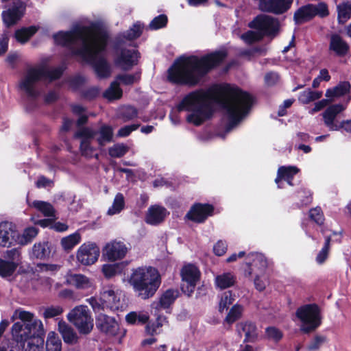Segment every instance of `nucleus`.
Wrapping results in <instances>:
<instances>
[{
    "label": "nucleus",
    "mask_w": 351,
    "mask_h": 351,
    "mask_svg": "<svg viewBox=\"0 0 351 351\" xmlns=\"http://www.w3.org/2000/svg\"><path fill=\"white\" fill-rule=\"evenodd\" d=\"M213 102L220 104L225 110L229 119L226 132H229L247 114L252 104V97L235 86L225 84L215 90H199L189 93L178 104V110L190 112L186 121L199 125L212 116Z\"/></svg>",
    "instance_id": "obj_1"
},
{
    "label": "nucleus",
    "mask_w": 351,
    "mask_h": 351,
    "mask_svg": "<svg viewBox=\"0 0 351 351\" xmlns=\"http://www.w3.org/2000/svg\"><path fill=\"white\" fill-rule=\"evenodd\" d=\"M55 42L69 47L72 53L93 65L99 78H107L111 74L110 64L104 57L108 36L105 32L93 26L77 25L69 32L54 34Z\"/></svg>",
    "instance_id": "obj_2"
},
{
    "label": "nucleus",
    "mask_w": 351,
    "mask_h": 351,
    "mask_svg": "<svg viewBox=\"0 0 351 351\" xmlns=\"http://www.w3.org/2000/svg\"><path fill=\"white\" fill-rule=\"evenodd\" d=\"M226 56V53L221 51L201 58L195 56L181 57L169 69L168 79L175 84L194 86Z\"/></svg>",
    "instance_id": "obj_3"
},
{
    "label": "nucleus",
    "mask_w": 351,
    "mask_h": 351,
    "mask_svg": "<svg viewBox=\"0 0 351 351\" xmlns=\"http://www.w3.org/2000/svg\"><path fill=\"white\" fill-rule=\"evenodd\" d=\"M64 71L63 66L48 68L45 66H32L26 69L19 81L18 87L27 98L34 100L42 93L41 82H51L60 77Z\"/></svg>",
    "instance_id": "obj_4"
},
{
    "label": "nucleus",
    "mask_w": 351,
    "mask_h": 351,
    "mask_svg": "<svg viewBox=\"0 0 351 351\" xmlns=\"http://www.w3.org/2000/svg\"><path fill=\"white\" fill-rule=\"evenodd\" d=\"M128 282L138 297L143 300L152 297L160 285V275L152 267L132 269Z\"/></svg>",
    "instance_id": "obj_5"
},
{
    "label": "nucleus",
    "mask_w": 351,
    "mask_h": 351,
    "mask_svg": "<svg viewBox=\"0 0 351 351\" xmlns=\"http://www.w3.org/2000/svg\"><path fill=\"white\" fill-rule=\"evenodd\" d=\"M75 137L80 139L82 154L90 157L93 152L92 141L95 139L100 147L104 146L112 141L113 129L108 125H103L97 130L90 128H80L75 132Z\"/></svg>",
    "instance_id": "obj_6"
},
{
    "label": "nucleus",
    "mask_w": 351,
    "mask_h": 351,
    "mask_svg": "<svg viewBox=\"0 0 351 351\" xmlns=\"http://www.w3.org/2000/svg\"><path fill=\"white\" fill-rule=\"evenodd\" d=\"M249 27L257 31H247L243 34L241 38L247 44H252L262 39L265 34L271 35L278 29V21L268 15L261 14L257 16L249 23Z\"/></svg>",
    "instance_id": "obj_7"
},
{
    "label": "nucleus",
    "mask_w": 351,
    "mask_h": 351,
    "mask_svg": "<svg viewBox=\"0 0 351 351\" xmlns=\"http://www.w3.org/2000/svg\"><path fill=\"white\" fill-rule=\"evenodd\" d=\"M43 330V323L39 319H34L33 323L19 322L12 328V336L21 348H24L26 343L27 346H30L33 343L32 339L38 336Z\"/></svg>",
    "instance_id": "obj_8"
},
{
    "label": "nucleus",
    "mask_w": 351,
    "mask_h": 351,
    "mask_svg": "<svg viewBox=\"0 0 351 351\" xmlns=\"http://www.w3.org/2000/svg\"><path fill=\"white\" fill-rule=\"evenodd\" d=\"M295 316L301 322L300 330L304 333L314 331L322 323L320 309L315 304L301 306L296 310Z\"/></svg>",
    "instance_id": "obj_9"
},
{
    "label": "nucleus",
    "mask_w": 351,
    "mask_h": 351,
    "mask_svg": "<svg viewBox=\"0 0 351 351\" xmlns=\"http://www.w3.org/2000/svg\"><path fill=\"white\" fill-rule=\"evenodd\" d=\"M66 317L80 334H89L93 328V318L89 308L86 305L76 306L71 310Z\"/></svg>",
    "instance_id": "obj_10"
},
{
    "label": "nucleus",
    "mask_w": 351,
    "mask_h": 351,
    "mask_svg": "<svg viewBox=\"0 0 351 351\" xmlns=\"http://www.w3.org/2000/svg\"><path fill=\"white\" fill-rule=\"evenodd\" d=\"M328 14V6L324 3L308 4L302 6L295 12L293 19L296 24H302L310 21L315 16L323 18Z\"/></svg>",
    "instance_id": "obj_11"
},
{
    "label": "nucleus",
    "mask_w": 351,
    "mask_h": 351,
    "mask_svg": "<svg viewBox=\"0 0 351 351\" xmlns=\"http://www.w3.org/2000/svg\"><path fill=\"white\" fill-rule=\"evenodd\" d=\"M180 275L182 281V291L191 296L200 280L201 272L195 265L187 264L182 268Z\"/></svg>",
    "instance_id": "obj_12"
},
{
    "label": "nucleus",
    "mask_w": 351,
    "mask_h": 351,
    "mask_svg": "<svg viewBox=\"0 0 351 351\" xmlns=\"http://www.w3.org/2000/svg\"><path fill=\"white\" fill-rule=\"evenodd\" d=\"M141 77L140 72L134 74H120L116 77V81L111 83L110 87L104 93V97L109 100L118 99L122 96V90L119 87V81L124 85H131L138 82Z\"/></svg>",
    "instance_id": "obj_13"
},
{
    "label": "nucleus",
    "mask_w": 351,
    "mask_h": 351,
    "mask_svg": "<svg viewBox=\"0 0 351 351\" xmlns=\"http://www.w3.org/2000/svg\"><path fill=\"white\" fill-rule=\"evenodd\" d=\"M5 259L0 258V276L4 278L12 276L21 263V252L16 248L7 250Z\"/></svg>",
    "instance_id": "obj_14"
},
{
    "label": "nucleus",
    "mask_w": 351,
    "mask_h": 351,
    "mask_svg": "<svg viewBox=\"0 0 351 351\" xmlns=\"http://www.w3.org/2000/svg\"><path fill=\"white\" fill-rule=\"evenodd\" d=\"M130 250L129 245L120 240H112L107 243L104 247V256L110 261L124 258Z\"/></svg>",
    "instance_id": "obj_15"
},
{
    "label": "nucleus",
    "mask_w": 351,
    "mask_h": 351,
    "mask_svg": "<svg viewBox=\"0 0 351 351\" xmlns=\"http://www.w3.org/2000/svg\"><path fill=\"white\" fill-rule=\"evenodd\" d=\"M100 254L99 247L94 243H85L77 250V259L78 262L84 265L95 263Z\"/></svg>",
    "instance_id": "obj_16"
},
{
    "label": "nucleus",
    "mask_w": 351,
    "mask_h": 351,
    "mask_svg": "<svg viewBox=\"0 0 351 351\" xmlns=\"http://www.w3.org/2000/svg\"><path fill=\"white\" fill-rule=\"evenodd\" d=\"M138 58V51L123 49L117 53L114 59V64L121 69L128 71L137 64Z\"/></svg>",
    "instance_id": "obj_17"
},
{
    "label": "nucleus",
    "mask_w": 351,
    "mask_h": 351,
    "mask_svg": "<svg viewBox=\"0 0 351 351\" xmlns=\"http://www.w3.org/2000/svg\"><path fill=\"white\" fill-rule=\"evenodd\" d=\"M346 106L341 104H334L328 106L323 112L322 117L325 125L330 131L339 130V124L335 121L337 116L343 111Z\"/></svg>",
    "instance_id": "obj_18"
},
{
    "label": "nucleus",
    "mask_w": 351,
    "mask_h": 351,
    "mask_svg": "<svg viewBox=\"0 0 351 351\" xmlns=\"http://www.w3.org/2000/svg\"><path fill=\"white\" fill-rule=\"evenodd\" d=\"M25 10V5L21 1L13 3L12 7L2 13L3 21L6 26L9 27L15 24L23 15Z\"/></svg>",
    "instance_id": "obj_19"
},
{
    "label": "nucleus",
    "mask_w": 351,
    "mask_h": 351,
    "mask_svg": "<svg viewBox=\"0 0 351 351\" xmlns=\"http://www.w3.org/2000/svg\"><path fill=\"white\" fill-rule=\"evenodd\" d=\"M18 231L9 222L0 223V245L10 247L17 244Z\"/></svg>",
    "instance_id": "obj_20"
},
{
    "label": "nucleus",
    "mask_w": 351,
    "mask_h": 351,
    "mask_svg": "<svg viewBox=\"0 0 351 351\" xmlns=\"http://www.w3.org/2000/svg\"><path fill=\"white\" fill-rule=\"evenodd\" d=\"M213 206L210 204H196L191 207L186 214V217L193 221L202 223L208 216L213 214Z\"/></svg>",
    "instance_id": "obj_21"
},
{
    "label": "nucleus",
    "mask_w": 351,
    "mask_h": 351,
    "mask_svg": "<svg viewBox=\"0 0 351 351\" xmlns=\"http://www.w3.org/2000/svg\"><path fill=\"white\" fill-rule=\"evenodd\" d=\"M293 3V0H267L261 4V10L263 12L280 14L287 12Z\"/></svg>",
    "instance_id": "obj_22"
},
{
    "label": "nucleus",
    "mask_w": 351,
    "mask_h": 351,
    "mask_svg": "<svg viewBox=\"0 0 351 351\" xmlns=\"http://www.w3.org/2000/svg\"><path fill=\"white\" fill-rule=\"evenodd\" d=\"M179 292L176 289L167 290L159 298L158 300L152 302L151 306L152 309L155 310V314L157 312L168 308L178 297Z\"/></svg>",
    "instance_id": "obj_23"
},
{
    "label": "nucleus",
    "mask_w": 351,
    "mask_h": 351,
    "mask_svg": "<svg viewBox=\"0 0 351 351\" xmlns=\"http://www.w3.org/2000/svg\"><path fill=\"white\" fill-rule=\"evenodd\" d=\"M169 214L167 209L160 205L151 206L146 213L145 222L156 226L162 223Z\"/></svg>",
    "instance_id": "obj_24"
},
{
    "label": "nucleus",
    "mask_w": 351,
    "mask_h": 351,
    "mask_svg": "<svg viewBox=\"0 0 351 351\" xmlns=\"http://www.w3.org/2000/svg\"><path fill=\"white\" fill-rule=\"evenodd\" d=\"M100 301H103V304L106 308L111 310H117L120 307V299L115 291L110 287L105 288L101 292Z\"/></svg>",
    "instance_id": "obj_25"
},
{
    "label": "nucleus",
    "mask_w": 351,
    "mask_h": 351,
    "mask_svg": "<svg viewBox=\"0 0 351 351\" xmlns=\"http://www.w3.org/2000/svg\"><path fill=\"white\" fill-rule=\"evenodd\" d=\"M96 324L101 331L110 334H114L118 327V324L113 317L104 313L98 314Z\"/></svg>",
    "instance_id": "obj_26"
},
{
    "label": "nucleus",
    "mask_w": 351,
    "mask_h": 351,
    "mask_svg": "<svg viewBox=\"0 0 351 351\" xmlns=\"http://www.w3.org/2000/svg\"><path fill=\"white\" fill-rule=\"evenodd\" d=\"M299 169L294 166L285 167L282 166L278 168L277 177L275 179V182L277 184L278 188H282L281 182L286 181L289 185L292 186L291 180L293 176L298 173Z\"/></svg>",
    "instance_id": "obj_27"
},
{
    "label": "nucleus",
    "mask_w": 351,
    "mask_h": 351,
    "mask_svg": "<svg viewBox=\"0 0 351 351\" xmlns=\"http://www.w3.org/2000/svg\"><path fill=\"white\" fill-rule=\"evenodd\" d=\"M329 49L341 56L348 53L349 46L339 35L333 34L330 38Z\"/></svg>",
    "instance_id": "obj_28"
},
{
    "label": "nucleus",
    "mask_w": 351,
    "mask_h": 351,
    "mask_svg": "<svg viewBox=\"0 0 351 351\" xmlns=\"http://www.w3.org/2000/svg\"><path fill=\"white\" fill-rule=\"evenodd\" d=\"M238 332L241 335L243 332L245 335L244 342H254L258 337L257 328L254 324L245 322L237 324Z\"/></svg>",
    "instance_id": "obj_29"
},
{
    "label": "nucleus",
    "mask_w": 351,
    "mask_h": 351,
    "mask_svg": "<svg viewBox=\"0 0 351 351\" xmlns=\"http://www.w3.org/2000/svg\"><path fill=\"white\" fill-rule=\"evenodd\" d=\"M247 258L252 261L251 271L249 272L250 275L255 269H257L260 273L263 272L267 267V262L263 254L260 253H251L247 255Z\"/></svg>",
    "instance_id": "obj_30"
},
{
    "label": "nucleus",
    "mask_w": 351,
    "mask_h": 351,
    "mask_svg": "<svg viewBox=\"0 0 351 351\" xmlns=\"http://www.w3.org/2000/svg\"><path fill=\"white\" fill-rule=\"evenodd\" d=\"M58 331L66 343L73 344L77 341V335L74 330L64 321H59Z\"/></svg>",
    "instance_id": "obj_31"
},
{
    "label": "nucleus",
    "mask_w": 351,
    "mask_h": 351,
    "mask_svg": "<svg viewBox=\"0 0 351 351\" xmlns=\"http://www.w3.org/2000/svg\"><path fill=\"white\" fill-rule=\"evenodd\" d=\"M235 282L236 276L232 272H224L217 275L215 278V286L219 289H225L232 287Z\"/></svg>",
    "instance_id": "obj_32"
},
{
    "label": "nucleus",
    "mask_w": 351,
    "mask_h": 351,
    "mask_svg": "<svg viewBox=\"0 0 351 351\" xmlns=\"http://www.w3.org/2000/svg\"><path fill=\"white\" fill-rule=\"evenodd\" d=\"M31 206L41 213L46 217L56 218V210L53 205L47 202L34 200Z\"/></svg>",
    "instance_id": "obj_33"
},
{
    "label": "nucleus",
    "mask_w": 351,
    "mask_h": 351,
    "mask_svg": "<svg viewBox=\"0 0 351 351\" xmlns=\"http://www.w3.org/2000/svg\"><path fill=\"white\" fill-rule=\"evenodd\" d=\"M50 253V245L48 242L35 243L32 250V256L39 259H45L49 257Z\"/></svg>",
    "instance_id": "obj_34"
},
{
    "label": "nucleus",
    "mask_w": 351,
    "mask_h": 351,
    "mask_svg": "<svg viewBox=\"0 0 351 351\" xmlns=\"http://www.w3.org/2000/svg\"><path fill=\"white\" fill-rule=\"evenodd\" d=\"M69 281L71 285L80 289H86L93 286L91 280L86 276L82 274L71 275Z\"/></svg>",
    "instance_id": "obj_35"
},
{
    "label": "nucleus",
    "mask_w": 351,
    "mask_h": 351,
    "mask_svg": "<svg viewBox=\"0 0 351 351\" xmlns=\"http://www.w3.org/2000/svg\"><path fill=\"white\" fill-rule=\"evenodd\" d=\"M350 89V83L348 82H343L335 88L328 89L325 95L328 98L338 97L346 95Z\"/></svg>",
    "instance_id": "obj_36"
},
{
    "label": "nucleus",
    "mask_w": 351,
    "mask_h": 351,
    "mask_svg": "<svg viewBox=\"0 0 351 351\" xmlns=\"http://www.w3.org/2000/svg\"><path fill=\"white\" fill-rule=\"evenodd\" d=\"M337 10L339 23H344L351 17V2L344 1L339 3Z\"/></svg>",
    "instance_id": "obj_37"
},
{
    "label": "nucleus",
    "mask_w": 351,
    "mask_h": 351,
    "mask_svg": "<svg viewBox=\"0 0 351 351\" xmlns=\"http://www.w3.org/2000/svg\"><path fill=\"white\" fill-rule=\"evenodd\" d=\"M38 230L34 227H29L25 229L22 234L18 232L17 244L26 245L38 234Z\"/></svg>",
    "instance_id": "obj_38"
},
{
    "label": "nucleus",
    "mask_w": 351,
    "mask_h": 351,
    "mask_svg": "<svg viewBox=\"0 0 351 351\" xmlns=\"http://www.w3.org/2000/svg\"><path fill=\"white\" fill-rule=\"evenodd\" d=\"M125 207V199L123 194L117 193L113 200L112 206L108 208L107 214L110 216L119 214Z\"/></svg>",
    "instance_id": "obj_39"
},
{
    "label": "nucleus",
    "mask_w": 351,
    "mask_h": 351,
    "mask_svg": "<svg viewBox=\"0 0 351 351\" xmlns=\"http://www.w3.org/2000/svg\"><path fill=\"white\" fill-rule=\"evenodd\" d=\"M62 342L58 336L54 332L48 334L46 341V351H61Z\"/></svg>",
    "instance_id": "obj_40"
},
{
    "label": "nucleus",
    "mask_w": 351,
    "mask_h": 351,
    "mask_svg": "<svg viewBox=\"0 0 351 351\" xmlns=\"http://www.w3.org/2000/svg\"><path fill=\"white\" fill-rule=\"evenodd\" d=\"M37 28L35 26L22 28L15 32L16 40L22 44L26 43L36 32Z\"/></svg>",
    "instance_id": "obj_41"
},
{
    "label": "nucleus",
    "mask_w": 351,
    "mask_h": 351,
    "mask_svg": "<svg viewBox=\"0 0 351 351\" xmlns=\"http://www.w3.org/2000/svg\"><path fill=\"white\" fill-rule=\"evenodd\" d=\"M322 96V91H313L308 88L300 93L298 99L302 104H308L319 99Z\"/></svg>",
    "instance_id": "obj_42"
},
{
    "label": "nucleus",
    "mask_w": 351,
    "mask_h": 351,
    "mask_svg": "<svg viewBox=\"0 0 351 351\" xmlns=\"http://www.w3.org/2000/svg\"><path fill=\"white\" fill-rule=\"evenodd\" d=\"M149 316L147 314L141 312H130L125 316V320L130 324H145L147 322Z\"/></svg>",
    "instance_id": "obj_43"
},
{
    "label": "nucleus",
    "mask_w": 351,
    "mask_h": 351,
    "mask_svg": "<svg viewBox=\"0 0 351 351\" xmlns=\"http://www.w3.org/2000/svg\"><path fill=\"white\" fill-rule=\"evenodd\" d=\"M81 236L79 233L75 232L68 237H64L61 240V245L66 250H71L74 246L80 243Z\"/></svg>",
    "instance_id": "obj_44"
},
{
    "label": "nucleus",
    "mask_w": 351,
    "mask_h": 351,
    "mask_svg": "<svg viewBox=\"0 0 351 351\" xmlns=\"http://www.w3.org/2000/svg\"><path fill=\"white\" fill-rule=\"evenodd\" d=\"M331 237L330 236H326L325 237V242L322 250L318 252L315 261L317 264L322 265L325 263L326 259L328 258L330 245Z\"/></svg>",
    "instance_id": "obj_45"
},
{
    "label": "nucleus",
    "mask_w": 351,
    "mask_h": 351,
    "mask_svg": "<svg viewBox=\"0 0 351 351\" xmlns=\"http://www.w3.org/2000/svg\"><path fill=\"white\" fill-rule=\"evenodd\" d=\"M129 151V147L123 143H117L110 147L108 154L113 158H121Z\"/></svg>",
    "instance_id": "obj_46"
},
{
    "label": "nucleus",
    "mask_w": 351,
    "mask_h": 351,
    "mask_svg": "<svg viewBox=\"0 0 351 351\" xmlns=\"http://www.w3.org/2000/svg\"><path fill=\"white\" fill-rule=\"evenodd\" d=\"M242 313L243 307L241 305L235 304L231 308L225 319V321L231 324L241 317Z\"/></svg>",
    "instance_id": "obj_47"
},
{
    "label": "nucleus",
    "mask_w": 351,
    "mask_h": 351,
    "mask_svg": "<svg viewBox=\"0 0 351 351\" xmlns=\"http://www.w3.org/2000/svg\"><path fill=\"white\" fill-rule=\"evenodd\" d=\"M143 28L141 24L137 22L134 24L132 27L124 33L123 37L129 40H134L141 36Z\"/></svg>",
    "instance_id": "obj_48"
},
{
    "label": "nucleus",
    "mask_w": 351,
    "mask_h": 351,
    "mask_svg": "<svg viewBox=\"0 0 351 351\" xmlns=\"http://www.w3.org/2000/svg\"><path fill=\"white\" fill-rule=\"evenodd\" d=\"M234 300V298L232 296V294L231 292L228 291L223 293L221 295L219 305V310L221 312H223L225 310H227L230 305H231Z\"/></svg>",
    "instance_id": "obj_49"
},
{
    "label": "nucleus",
    "mask_w": 351,
    "mask_h": 351,
    "mask_svg": "<svg viewBox=\"0 0 351 351\" xmlns=\"http://www.w3.org/2000/svg\"><path fill=\"white\" fill-rule=\"evenodd\" d=\"M309 217L318 225L323 224L324 221V215L320 207H315L311 209L309 211Z\"/></svg>",
    "instance_id": "obj_50"
},
{
    "label": "nucleus",
    "mask_w": 351,
    "mask_h": 351,
    "mask_svg": "<svg viewBox=\"0 0 351 351\" xmlns=\"http://www.w3.org/2000/svg\"><path fill=\"white\" fill-rule=\"evenodd\" d=\"M167 23V17L165 14L159 15L155 17L149 23V27L152 29H158L165 27Z\"/></svg>",
    "instance_id": "obj_51"
},
{
    "label": "nucleus",
    "mask_w": 351,
    "mask_h": 351,
    "mask_svg": "<svg viewBox=\"0 0 351 351\" xmlns=\"http://www.w3.org/2000/svg\"><path fill=\"white\" fill-rule=\"evenodd\" d=\"M102 271L106 278H112L119 271V265L118 264L104 265Z\"/></svg>",
    "instance_id": "obj_52"
},
{
    "label": "nucleus",
    "mask_w": 351,
    "mask_h": 351,
    "mask_svg": "<svg viewBox=\"0 0 351 351\" xmlns=\"http://www.w3.org/2000/svg\"><path fill=\"white\" fill-rule=\"evenodd\" d=\"M266 336L269 339L278 341L282 337V332L276 327L269 326L265 329Z\"/></svg>",
    "instance_id": "obj_53"
},
{
    "label": "nucleus",
    "mask_w": 351,
    "mask_h": 351,
    "mask_svg": "<svg viewBox=\"0 0 351 351\" xmlns=\"http://www.w3.org/2000/svg\"><path fill=\"white\" fill-rule=\"evenodd\" d=\"M63 312V308L60 306H51L46 308L43 315L46 319L56 317Z\"/></svg>",
    "instance_id": "obj_54"
},
{
    "label": "nucleus",
    "mask_w": 351,
    "mask_h": 351,
    "mask_svg": "<svg viewBox=\"0 0 351 351\" xmlns=\"http://www.w3.org/2000/svg\"><path fill=\"white\" fill-rule=\"evenodd\" d=\"M326 341V337L317 335L308 344L307 349L309 351H316L319 349L322 345Z\"/></svg>",
    "instance_id": "obj_55"
},
{
    "label": "nucleus",
    "mask_w": 351,
    "mask_h": 351,
    "mask_svg": "<svg viewBox=\"0 0 351 351\" xmlns=\"http://www.w3.org/2000/svg\"><path fill=\"white\" fill-rule=\"evenodd\" d=\"M87 302L90 304L96 313H100V311H104L106 308V306L103 304V301H100V297L99 298L92 297L87 299Z\"/></svg>",
    "instance_id": "obj_56"
},
{
    "label": "nucleus",
    "mask_w": 351,
    "mask_h": 351,
    "mask_svg": "<svg viewBox=\"0 0 351 351\" xmlns=\"http://www.w3.org/2000/svg\"><path fill=\"white\" fill-rule=\"evenodd\" d=\"M138 127V124H132L130 125H125L119 130L117 132V136L126 137L129 136L132 132L137 130Z\"/></svg>",
    "instance_id": "obj_57"
},
{
    "label": "nucleus",
    "mask_w": 351,
    "mask_h": 351,
    "mask_svg": "<svg viewBox=\"0 0 351 351\" xmlns=\"http://www.w3.org/2000/svg\"><path fill=\"white\" fill-rule=\"evenodd\" d=\"M267 282V278L265 275L259 276L256 274L254 279V285L256 289L258 291L264 290Z\"/></svg>",
    "instance_id": "obj_58"
},
{
    "label": "nucleus",
    "mask_w": 351,
    "mask_h": 351,
    "mask_svg": "<svg viewBox=\"0 0 351 351\" xmlns=\"http://www.w3.org/2000/svg\"><path fill=\"white\" fill-rule=\"evenodd\" d=\"M16 314L22 321L21 323H33L34 321L33 320V314L28 311L19 310L16 311Z\"/></svg>",
    "instance_id": "obj_59"
},
{
    "label": "nucleus",
    "mask_w": 351,
    "mask_h": 351,
    "mask_svg": "<svg viewBox=\"0 0 351 351\" xmlns=\"http://www.w3.org/2000/svg\"><path fill=\"white\" fill-rule=\"evenodd\" d=\"M137 110L132 106H127L123 110V116L127 120L132 119L137 117Z\"/></svg>",
    "instance_id": "obj_60"
},
{
    "label": "nucleus",
    "mask_w": 351,
    "mask_h": 351,
    "mask_svg": "<svg viewBox=\"0 0 351 351\" xmlns=\"http://www.w3.org/2000/svg\"><path fill=\"white\" fill-rule=\"evenodd\" d=\"M159 321L158 319L156 323L148 324L146 326L145 330L148 335H154L158 332V328L162 326Z\"/></svg>",
    "instance_id": "obj_61"
},
{
    "label": "nucleus",
    "mask_w": 351,
    "mask_h": 351,
    "mask_svg": "<svg viewBox=\"0 0 351 351\" xmlns=\"http://www.w3.org/2000/svg\"><path fill=\"white\" fill-rule=\"evenodd\" d=\"M227 250V245L224 241H219L214 246L213 250L216 255H223Z\"/></svg>",
    "instance_id": "obj_62"
},
{
    "label": "nucleus",
    "mask_w": 351,
    "mask_h": 351,
    "mask_svg": "<svg viewBox=\"0 0 351 351\" xmlns=\"http://www.w3.org/2000/svg\"><path fill=\"white\" fill-rule=\"evenodd\" d=\"M265 82L269 86L276 84L279 80V75L277 73L270 72L265 75Z\"/></svg>",
    "instance_id": "obj_63"
},
{
    "label": "nucleus",
    "mask_w": 351,
    "mask_h": 351,
    "mask_svg": "<svg viewBox=\"0 0 351 351\" xmlns=\"http://www.w3.org/2000/svg\"><path fill=\"white\" fill-rule=\"evenodd\" d=\"M52 185V180L45 178V176H40L36 182V186L38 188H45L47 186H51Z\"/></svg>",
    "instance_id": "obj_64"
}]
</instances>
